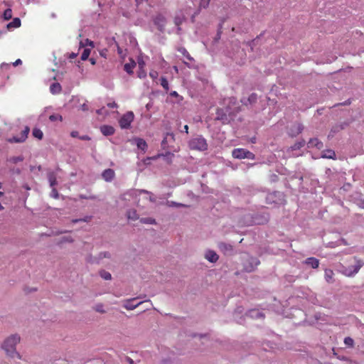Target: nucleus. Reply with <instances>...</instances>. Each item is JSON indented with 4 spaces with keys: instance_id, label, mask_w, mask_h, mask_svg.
Here are the masks:
<instances>
[{
    "instance_id": "1",
    "label": "nucleus",
    "mask_w": 364,
    "mask_h": 364,
    "mask_svg": "<svg viewBox=\"0 0 364 364\" xmlns=\"http://www.w3.org/2000/svg\"><path fill=\"white\" fill-rule=\"evenodd\" d=\"M363 265L364 262L362 259L357 257H352L344 261L342 264V273L347 277H353L359 272Z\"/></svg>"
},
{
    "instance_id": "2",
    "label": "nucleus",
    "mask_w": 364,
    "mask_h": 364,
    "mask_svg": "<svg viewBox=\"0 0 364 364\" xmlns=\"http://www.w3.org/2000/svg\"><path fill=\"white\" fill-rule=\"evenodd\" d=\"M20 341V336L14 334L8 337L2 344V348L5 350L6 355L12 358H17L21 359V356L16 350V346Z\"/></svg>"
},
{
    "instance_id": "3",
    "label": "nucleus",
    "mask_w": 364,
    "mask_h": 364,
    "mask_svg": "<svg viewBox=\"0 0 364 364\" xmlns=\"http://www.w3.org/2000/svg\"><path fill=\"white\" fill-rule=\"evenodd\" d=\"M189 148L192 150L203 151L208 149V143L201 136H198L189 141Z\"/></svg>"
},
{
    "instance_id": "4",
    "label": "nucleus",
    "mask_w": 364,
    "mask_h": 364,
    "mask_svg": "<svg viewBox=\"0 0 364 364\" xmlns=\"http://www.w3.org/2000/svg\"><path fill=\"white\" fill-rule=\"evenodd\" d=\"M232 156L233 158L238 159H248L254 160L255 159V156L253 153L242 148L233 149L232 151Z\"/></svg>"
},
{
    "instance_id": "5",
    "label": "nucleus",
    "mask_w": 364,
    "mask_h": 364,
    "mask_svg": "<svg viewBox=\"0 0 364 364\" xmlns=\"http://www.w3.org/2000/svg\"><path fill=\"white\" fill-rule=\"evenodd\" d=\"M134 114L132 112L125 113L119 119V123L122 129H127L130 127L131 123L134 120Z\"/></svg>"
},
{
    "instance_id": "6",
    "label": "nucleus",
    "mask_w": 364,
    "mask_h": 364,
    "mask_svg": "<svg viewBox=\"0 0 364 364\" xmlns=\"http://www.w3.org/2000/svg\"><path fill=\"white\" fill-rule=\"evenodd\" d=\"M30 132V129L28 127H26L25 129L21 132L19 136H14L10 139L9 141L10 142L14 143H21L23 142L28 137V134Z\"/></svg>"
},
{
    "instance_id": "7",
    "label": "nucleus",
    "mask_w": 364,
    "mask_h": 364,
    "mask_svg": "<svg viewBox=\"0 0 364 364\" xmlns=\"http://www.w3.org/2000/svg\"><path fill=\"white\" fill-rule=\"evenodd\" d=\"M347 125H348V124H346V123H342V124H336V125H334V126L331 128V131H330V132H329V134H328V139H330V138H333V137L334 136V135H335L336 133H338V132H339L340 131H341V130L344 129H345V127H346Z\"/></svg>"
},
{
    "instance_id": "8",
    "label": "nucleus",
    "mask_w": 364,
    "mask_h": 364,
    "mask_svg": "<svg viewBox=\"0 0 364 364\" xmlns=\"http://www.w3.org/2000/svg\"><path fill=\"white\" fill-rule=\"evenodd\" d=\"M103 179L106 181H112L115 176L114 170L111 168L105 169L102 174Z\"/></svg>"
},
{
    "instance_id": "9",
    "label": "nucleus",
    "mask_w": 364,
    "mask_h": 364,
    "mask_svg": "<svg viewBox=\"0 0 364 364\" xmlns=\"http://www.w3.org/2000/svg\"><path fill=\"white\" fill-rule=\"evenodd\" d=\"M304 264L313 269H317L319 266V260L315 257H308L304 261Z\"/></svg>"
},
{
    "instance_id": "10",
    "label": "nucleus",
    "mask_w": 364,
    "mask_h": 364,
    "mask_svg": "<svg viewBox=\"0 0 364 364\" xmlns=\"http://www.w3.org/2000/svg\"><path fill=\"white\" fill-rule=\"evenodd\" d=\"M304 129V127L300 123H296L294 124L291 128L290 129V135L292 136H295L298 134H299Z\"/></svg>"
},
{
    "instance_id": "11",
    "label": "nucleus",
    "mask_w": 364,
    "mask_h": 364,
    "mask_svg": "<svg viewBox=\"0 0 364 364\" xmlns=\"http://www.w3.org/2000/svg\"><path fill=\"white\" fill-rule=\"evenodd\" d=\"M205 258L210 262H216L218 260V255L213 250H208L205 252Z\"/></svg>"
},
{
    "instance_id": "12",
    "label": "nucleus",
    "mask_w": 364,
    "mask_h": 364,
    "mask_svg": "<svg viewBox=\"0 0 364 364\" xmlns=\"http://www.w3.org/2000/svg\"><path fill=\"white\" fill-rule=\"evenodd\" d=\"M100 131L105 136H111L114 133V129L109 125H103L100 127Z\"/></svg>"
},
{
    "instance_id": "13",
    "label": "nucleus",
    "mask_w": 364,
    "mask_h": 364,
    "mask_svg": "<svg viewBox=\"0 0 364 364\" xmlns=\"http://www.w3.org/2000/svg\"><path fill=\"white\" fill-rule=\"evenodd\" d=\"M134 300H135V299H132L126 301L125 303L124 304L123 306L127 310H134L137 306H139L141 304L143 303L142 301H141V302H139V303L134 304H133V301Z\"/></svg>"
},
{
    "instance_id": "14",
    "label": "nucleus",
    "mask_w": 364,
    "mask_h": 364,
    "mask_svg": "<svg viewBox=\"0 0 364 364\" xmlns=\"http://www.w3.org/2000/svg\"><path fill=\"white\" fill-rule=\"evenodd\" d=\"M334 273L333 271L330 269H326L324 271V277L326 281L329 283H333L334 282Z\"/></svg>"
},
{
    "instance_id": "15",
    "label": "nucleus",
    "mask_w": 364,
    "mask_h": 364,
    "mask_svg": "<svg viewBox=\"0 0 364 364\" xmlns=\"http://www.w3.org/2000/svg\"><path fill=\"white\" fill-rule=\"evenodd\" d=\"M136 66V63L134 60L130 59V62L125 63L124 65V70L128 73V74H132L133 70Z\"/></svg>"
},
{
    "instance_id": "16",
    "label": "nucleus",
    "mask_w": 364,
    "mask_h": 364,
    "mask_svg": "<svg viewBox=\"0 0 364 364\" xmlns=\"http://www.w3.org/2000/svg\"><path fill=\"white\" fill-rule=\"evenodd\" d=\"M308 144L309 147H316L318 149H322L323 146V143L317 138L311 139Z\"/></svg>"
},
{
    "instance_id": "17",
    "label": "nucleus",
    "mask_w": 364,
    "mask_h": 364,
    "mask_svg": "<svg viewBox=\"0 0 364 364\" xmlns=\"http://www.w3.org/2000/svg\"><path fill=\"white\" fill-rule=\"evenodd\" d=\"M322 158L334 159L336 158V153L333 150L327 149L324 150L321 154Z\"/></svg>"
},
{
    "instance_id": "18",
    "label": "nucleus",
    "mask_w": 364,
    "mask_h": 364,
    "mask_svg": "<svg viewBox=\"0 0 364 364\" xmlns=\"http://www.w3.org/2000/svg\"><path fill=\"white\" fill-rule=\"evenodd\" d=\"M21 26V20L18 18H15L11 22L8 23L7 28L9 29L18 28Z\"/></svg>"
},
{
    "instance_id": "19",
    "label": "nucleus",
    "mask_w": 364,
    "mask_h": 364,
    "mask_svg": "<svg viewBox=\"0 0 364 364\" xmlns=\"http://www.w3.org/2000/svg\"><path fill=\"white\" fill-rule=\"evenodd\" d=\"M50 90L53 94L60 93L61 91V86L58 82H54L50 85Z\"/></svg>"
},
{
    "instance_id": "20",
    "label": "nucleus",
    "mask_w": 364,
    "mask_h": 364,
    "mask_svg": "<svg viewBox=\"0 0 364 364\" xmlns=\"http://www.w3.org/2000/svg\"><path fill=\"white\" fill-rule=\"evenodd\" d=\"M136 146H137L138 149L144 151L147 148L146 142L143 139H140V138L136 139Z\"/></svg>"
},
{
    "instance_id": "21",
    "label": "nucleus",
    "mask_w": 364,
    "mask_h": 364,
    "mask_svg": "<svg viewBox=\"0 0 364 364\" xmlns=\"http://www.w3.org/2000/svg\"><path fill=\"white\" fill-rule=\"evenodd\" d=\"M127 216L129 220H136L138 219V215L134 209H131L127 211Z\"/></svg>"
},
{
    "instance_id": "22",
    "label": "nucleus",
    "mask_w": 364,
    "mask_h": 364,
    "mask_svg": "<svg viewBox=\"0 0 364 364\" xmlns=\"http://www.w3.org/2000/svg\"><path fill=\"white\" fill-rule=\"evenodd\" d=\"M32 134L34 137L37 138L38 139H42L43 137V132L38 128H34L33 129Z\"/></svg>"
},
{
    "instance_id": "23",
    "label": "nucleus",
    "mask_w": 364,
    "mask_h": 364,
    "mask_svg": "<svg viewBox=\"0 0 364 364\" xmlns=\"http://www.w3.org/2000/svg\"><path fill=\"white\" fill-rule=\"evenodd\" d=\"M48 178V181L50 182V186L53 187L56 184L55 174L53 172L49 173Z\"/></svg>"
},
{
    "instance_id": "24",
    "label": "nucleus",
    "mask_w": 364,
    "mask_h": 364,
    "mask_svg": "<svg viewBox=\"0 0 364 364\" xmlns=\"http://www.w3.org/2000/svg\"><path fill=\"white\" fill-rule=\"evenodd\" d=\"M219 248L222 251H232V247L230 245L225 244L224 242H221L218 245Z\"/></svg>"
},
{
    "instance_id": "25",
    "label": "nucleus",
    "mask_w": 364,
    "mask_h": 364,
    "mask_svg": "<svg viewBox=\"0 0 364 364\" xmlns=\"http://www.w3.org/2000/svg\"><path fill=\"white\" fill-rule=\"evenodd\" d=\"M100 275L101 276L102 278H103L105 280H110L112 279L111 274L105 270L100 271Z\"/></svg>"
},
{
    "instance_id": "26",
    "label": "nucleus",
    "mask_w": 364,
    "mask_h": 364,
    "mask_svg": "<svg viewBox=\"0 0 364 364\" xmlns=\"http://www.w3.org/2000/svg\"><path fill=\"white\" fill-rule=\"evenodd\" d=\"M161 85L163 87V88L167 92L169 90L168 87V82L166 77H161Z\"/></svg>"
},
{
    "instance_id": "27",
    "label": "nucleus",
    "mask_w": 364,
    "mask_h": 364,
    "mask_svg": "<svg viewBox=\"0 0 364 364\" xmlns=\"http://www.w3.org/2000/svg\"><path fill=\"white\" fill-rule=\"evenodd\" d=\"M3 16L5 20H10L12 18V10L11 9H6Z\"/></svg>"
},
{
    "instance_id": "28",
    "label": "nucleus",
    "mask_w": 364,
    "mask_h": 364,
    "mask_svg": "<svg viewBox=\"0 0 364 364\" xmlns=\"http://www.w3.org/2000/svg\"><path fill=\"white\" fill-rule=\"evenodd\" d=\"M90 54V50L89 48L84 49V50L81 55V59L82 60H87Z\"/></svg>"
},
{
    "instance_id": "29",
    "label": "nucleus",
    "mask_w": 364,
    "mask_h": 364,
    "mask_svg": "<svg viewBox=\"0 0 364 364\" xmlns=\"http://www.w3.org/2000/svg\"><path fill=\"white\" fill-rule=\"evenodd\" d=\"M140 222L146 224H154L155 220L151 218H141Z\"/></svg>"
},
{
    "instance_id": "30",
    "label": "nucleus",
    "mask_w": 364,
    "mask_h": 364,
    "mask_svg": "<svg viewBox=\"0 0 364 364\" xmlns=\"http://www.w3.org/2000/svg\"><path fill=\"white\" fill-rule=\"evenodd\" d=\"M344 343L348 346L353 347L354 345V341L350 337H346L344 339Z\"/></svg>"
},
{
    "instance_id": "31",
    "label": "nucleus",
    "mask_w": 364,
    "mask_h": 364,
    "mask_svg": "<svg viewBox=\"0 0 364 364\" xmlns=\"http://www.w3.org/2000/svg\"><path fill=\"white\" fill-rule=\"evenodd\" d=\"M181 51V53L189 60H193V58L191 56V55L189 54V53L185 49V48H181L179 50Z\"/></svg>"
},
{
    "instance_id": "32",
    "label": "nucleus",
    "mask_w": 364,
    "mask_h": 364,
    "mask_svg": "<svg viewBox=\"0 0 364 364\" xmlns=\"http://www.w3.org/2000/svg\"><path fill=\"white\" fill-rule=\"evenodd\" d=\"M49 119L50 121H52V122H55V121H57V120L62 121L63 118H62V116L60 115V114H51L49 117Z\"/></svg>"
},
{
    "instance_id": "33",
    "label": "nucleus",
    "mask_w": 364,
    "mask_h": 364,
    "mask_svg": "<svg viewBox=\"0 0 364 364\" xmlns=\"http://www.w3.org/2000/svg\"><path fill=\"white\" fill-rule=\"evenodd\" d=\"M168 136H170L172 139H174V135H173V133H167L166 136L164 138V139L161 141V146L163 147H165V146H166V144L167 143V137H168Z\"/></svg>"
},
{
    "instance_id": "34",
    "label": "nucleus",
    "mask_w": 364,
    "mask_h": 364,
    "mask_svg": "<svg viewBox=\"0 0 364 364\" xmlns=\"http://www.w3.org/2000/svg\"><path fill=\"white\" fill-rule=\"evenodd\" d=\"M247 100L249 101V102H250V104H252V103H253V102H256V100H257V95H256V94H255V93L251 94V95L249 96V97H248Z\"/></svg>"
},
{
    "instance_id": "35",
    "label": "nucleus",
    "mask_w": 364,
    "mask_h": 364,
    "mask_svg": "<svg viewBox=\"0 0 364 364\" xmlns=\"http://www.w3.org/2000/svg\"><path fill=\"white\" fill-rule=\"evenodd\" d=\"M23 160L22 156H14L10 159V161L14 164H16L19 161H22Z\"/></svg>"
},
{
    "instance_id": "36",
    "label": "nucleus",
    "mask_w": 364,
    "mask_h": 364,
    "mask_svg": "<svg viewBox=\"0 0 364 364\" xmlns=\"http://www.w3.org/2000/svg\"><path fill=\"white\" fill-rule=\"evenodd\" d=\"M149 76H150V77H151L153 80H155V79H156V78L158 77V76H159V73H158V72H157L156 70H151V71L149 72Z\"/></svg>"
},
{
    "instance_id": "37",
    "label": "nucleus",
    "mask_w": 364,
    "mask_h": 364,
    "mask_svg": "<svg viewBox=\"0 0 364 364\" xmlns=\"http://www.w3.org/2000/svg\"><path fill=\"white\" fill-rule=\"evenodd\" d=\"M90 220V217H86L85 218L73 220L72 223H76L81 222V221L88 222Z\"/></svg>"
},
{
    "instance_id": "38",
    "label": "nucleus",
    "mask_w": 364,
    "mask_h": 364,
    "mask_svg": "<svg viewBox=\"0 0 364 364\" xmlns=\"http://www.w3.org/2000/svg\"><path fill=\"white\" fill-rule=\"evenodd\" d=\"M220 112H222V109H218L217 110V115H218V116H217L216 119H220V120H223V119H224V118H225V119H226V115H225V114L220 115Z\"/></svg>"
},
{
    "instance_id": "39",
    "label": "nucleus",
    "mask_w": 364,
    "mask_h": 364,
    "mask_svg": "<svg viewBox=\"0 0 364 364\" xmlns=\"http://www.w3.org/2000/svg\"><path fill=\"white\" fill-rule=\"evenodd\" d=\"M244 269L246 272H250L254 270L255 266H253L252 263L250 266H247L246 264H245Z\"/></svg>"
},
{
    "instance_id": "40",
    "label": "nucleus",
    "mask_w": 364,
    "mask_h": 364,
    "mask_svg": "<svg viewBox=\"0 0 364 364\" xmlns=\"http://www.w3.org/2000/svg\"><path fill=\"white\" fill-rule=\"evenodd\" d=\"M79 138L83 141H90L91 139V138L88 135L80 136H79Z\"/></svg>"
},
{
    "instance_id": "41",
    "label": "nucleus",
    "mask_w": 364,
    "mask_h": 364,
    "mask_svg": "<svg viewBox=\"0 0 364 364\" xmlns=\"http://www.w3.org/2000/svg\"><path fill=\"white\" fill-rule=\"evenodd\" d=\"M100 259H102V257H110V254L108 252H104L100 254Z\"/></svg>"
},
{
    "instance_id": "42",
    "label": "nucleus",
    "mask_w": 364,
    "mask_h": 364,
    "mask_svg": "<svg viewBox=\"0 0 364 364\" xmlns=\"http://www.w3.org/2000/svg\"><path fill=\"white\" fill-rule=\"evenodd\" d=\"M102 307H103V306H102V305H101V304H100V305H97V306H96L95 310H96L97 311H98V312H100V313H105V311L102 309Z\"/></svg>"
},
{
    "instance_id": "43",
    "label": "nucleus",
    "mask_w": 364,
    "mask_h": 364,
    "mask_svg": "<svg viewBox=\"0 0 364 364\" xmlns=\"http://www.w3.org/2000/svg\"><path fill=\"white\" fill-rule=\"evenodd\" d=\"M70 136L73 138L79 137V133L77 131H73L70 133Z\"/></svg>"
},
{
    "instance_id": "44",
    "label": "nucleus",
    "mask_w": 364,
    "mask_h": 364,
    "mask_svg": "<svg viewBox=\"0 0 364 364\" xmlns=\"http://www.w3.org/2000/svg\"><path fill=\"white\" fill-rule=\"evenodd\" d=\"M175 23L177 25V26H179L182 23V19L179 17H176L175 18Z\"/></svg>"
},
{
    "instance_id": "45",
    "label": "nucleus",
    "mask_w": 364,
    "mask_h": 364,
    "mask_svg": "<svg viewBox=\"0 0 364 364\" xmlns=\"http://www.w3.org/2000/svg\"><path fill=\"white\" fill-rule=\"evenodd\" d=\"M107 106L110 108H114V107H117V105L114 102H113L108 103Z\"/></svg>"
},
{
    "instance_id": "46",
    "label": "nucleus",
    "mask_w": 364,
    "mask_h": 364,
    "mask_svg": "<svg viewBox=\"0 0 364 364\" xmlns=\"http://www.w3.org/2000/svg\"><path fill=\"white\" fill-rule=\"evenodd\" d=\"M81 109L83 110V111H87L88 110V106L87 104L84 103L81 105Z\"/></svg>"
},
{
    "instance_id": "47",
    "label": "nucleus",
    "mask_w": 364,
    "mask_h": 364,
    "mask_svg": "<svg viewBox=\"0 0 364 364\" xmlns=\"http://www.w3.org/2000/svg\"><path fill=\"white\" fill-rule=\"evenodd\" d=\"M21 63H22L21 60V59H17V60H16L13 63V65H14V66H17V65H20V64H21Z\"/></svg>"
},
{
    "instance_id": "48",
    "label": "nucleus",
    "mask_w": 364,
    "mask_h": 364,
    "mask_svg": "<svg viewBox=\"0 0 364 364\" xmlns=\"http://www.w3.org/2000/svg\"><path fill=\"white\" fill-rule=\"evenodd\" d=\"M304 145V142H299V143L298 144V146L296 144V145L293 147V149H296V148L301 147V146H303Z\"/></svg>"
},
{
    "instance_id": "49",
    "label": "nucleus",
    "mask_w": 364,
    "mask_h": 364,
    "mask_svg": "<svg viewBox=\"0 0 364 364\" xmlns=\"http://www.w3.org/2000/svg\"><path fill=\"white\" fill-rule=\"evenodd\" d=\"M183 128H184L186 133L188 134V126L185 125Z\"/></svg>"
},
{
    "instance_id": "50",
    "label": "nucleus",
    "mask_w": 364,
    "mask_h": 364,
    "mask_svg": "<svg viewBox=\"0 0 364 364\" xmlns=\"http://www.w3.org/2000/svg\"><path fill=\"white\" fill-rule=\"evenodd\" d=\"M252 260L253 261L254 264H255V266H257L259 262L255 259H252Z\"/></svg>"
},
{
    "instance_id": "51",
    "label": "nucleus",
    "mask_w": 364,
    "mask_h": 364,
    "mask_svg": "<svg viewBox=\"0 0 364 364\" xmlns=\"http://www.w3.org/2000/svg\"><path fill=\"white\" fill-rule=\"evenodd\" d=\"M90 63H91L92 65H95V60L94 58H90Z\"/></svg>"
},
{
    "instance_id": "52",
    "label": "nucleus",
    "mask_w": 364,
    "mask_h": 364,
    "mask_svg": "<svg viewBox=\"0 0 364 364\" xmlns=\"http://www.w3.org/2000/svg\"><path fill=\"white\" fill-rule=\"evenodd\" d=\"M171 95L172 96H177L178 95V93L176 92V91H173L171 93Z\"/></svg>"
},
{
    "instance_id": "53",
    "label": "nucleus",
    "mask_w": 364,
    "mask_h": 364,
    "mask_svg": "<svg viewBox=\"0 0 364 364\" xmlns=\"http://www.w3.org/2000/svg\"><path fill=\"white\" fill-rule=\"evenodd\" d=\"M88 44H89L90 46L94 47V43H93V42H92V41H89V42H88Z\"/></svg>"
},
{
    "instance_id": "54",
    "label": "nucleus",
    "mask_w": 364,
    "mask_h": 364,
    "mask_svg": "<svg viewBox=\"0 0 364 364\" xmlns=\"http://www.w3.org/2000/svg\"><path fill=\"white\" fill-rule=\"evenodd\" d=\"M174 204V205L176 206H182L183 205L182 204H178V203H173Z\"/></svg>"
},
{
    "instance_id": "55",
    "label": "nucleus",
    "mask_w": 364,
    "mask_h": 364,
    "mask_svg": "<svg viewBox=\"0 0 364 364\" xmlns=\"http://www.w3.org/2000/svg\"><path fill=\"white\" fill-rule=\"evenodd\" d=\"M118 53H121V49L119 48V47H118Z\"/></svg>"
},
{
    "instance_id": "56",
    "label": "nucleus",
    "mask_w": 364,
    "mask_h": 364,
    "mask_svg": "<svg viewBox=\"0 0 364 364\" xmlns=\"http://www.w3.org/2000/svg\"><path fill=\"white\" fill-rule=\"evenodd\" d=\"M4 208V207L1 205V204L0 203V210H2Z\"/></svg>"
},
{
    "instance_id": "57",
    "label": "nucleus",
    "mask_w": 364,
    "mask_h": 364,
    "mask_svg": "<svg viewBox=\"0 0 364 364\" xmlns=\"http://www.w3.org/2000/svg\"><path fill=\"white\" fill-rule=\"evenodd\" d=\"M3 194H4V193H3V192H1V191H0V197H1V196H3Z\"/></svg>"
},
{
    "instance_id": "58",
    "label": "nucleus",
    "mask_w": 364,
    "mask_h": 364,
    "mask_svg": "<svg viewBox=\"0 0 364 364\" xmlns=\"http://www.w3.org/2000/svg\"><path fill=\"white\" fill-rule=\"evenodd\" d=\"M129 363H132V360L130 358H129Z\"/></svg>"
},
{
    "instance_id": "59",
    "label": "nucleus",
    "mask_w": 364,
    "mask_h": 364,
    "mask_svg": "<svg viewBox=\"0 0 364 364\" xmlns=\"http://www.w3.org/2000/svg\"><path fill=\"white\" fill-rule=\"evenodd\" d=\"M129 363H132V360L130 358H129Z\"/></svg>"
},
{
    "instance_id": "60",
    "label": "nucleus",
    "mask_w": 364,
    "mask_h": 364,
    "mask_svg": "<svg viewBox=\"0 0 364 364\" xmlns=\"http://www.w3.org/2000/svg\"><path fill=\"white\" fill-rule=\"evenodd\" d=\"M68 241H69V242H73V240H72V239H70V240H68Z\"/></svg>"
},
{
    "instance_id": "61",
    "label": "nucleus",
    "mask_w": 364,
    "mask_h": 364,
    "mask_svg": "<svg viewBox=\"0 0 364 364\" xmlns=\"http://www.w3.org/2000/svg\"><path fill=\"white\" fill-rule=\"evenodd\" d=\"M1 186H1V183H0V188H1Z\"/></svg>"
}]
</instances>
